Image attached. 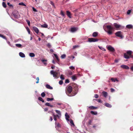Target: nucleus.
Masks as SVG:
<instances>
[{"mask_svg": "<svg viewBox=\"0 0 133 133\" xmlns=\"http://www.w3.org/2000/svg\"><path fill=\"white\" fill-rule=\"evenodd\" d=\"M107 49L110 51L111 52H114L115 50L114 48L111 46H109L107 47Z\"/></svg>", "mask_w": 133, "mask_h": 133, "instance_id": "0eeeda50", "label": "nucleus"}, {"mask_svg": "<svg viewBox=\"0 0 133 133\" xmlns=\"http://www.w3.org/2000/svg\"><path fill=\"white\" fill-rule=\"evenodd\" d=\"M7 4L9 6L12 7V8H13V6L12 5L10 4L8 2L7 3Z\"/></svg>", "mask_w": 133, "mask_h": 133, "instance_id": "09e8293b", "label": "nucleus"}, {"mask_svg": "<svg viewBox=\"0 0 133 133\" xmlns=\"http://www.w3.org/2000/svg\"><path fill=\"white\" fill-rule=\"evenodd\" d=\"M66 14L70 18H71V14L70 12L69 11H66Z\"/></svg>", "mask_w": 133, "mask_h": 133, "instance_id": "a211bd4d", "label": "nucleus"}, {"mask_svg": "<svg viewBox=\"0 0 133 133\" xmlns=\"http://www.w3.org/2000/svg\"><path fill=\"white\" fill-rule=\"evenodd\" d=\"M50 4L54 8H56V7L55 5L54 4L53 2H52L51 1H50Z\"/></svg>", "mask_w": 133, "mask_h": 133, "instance_id": "2f4dec72", "label": "nucleus"}, {"mask_svg": "<svg viewBox=\"0 0 133 133\" xmlns=\"http://www.w3.org/2000/svg\"><path fill=\"white\" fill-rule=\"evenodd\" d=\"M54 99V98H46V100L48 101H52Z\"/></svg>", "mask_w": 133, "mask_h": 133, "instance_id": "72a5a7b5", "label": "nucleus"}, {"mask_svg": "<svg viewBox=\"0 0 133 133\" xmlns=\"http://www.w3.org/2000/svg\"><path fill=\"white\" fill-rule=\"evenodd\" d=\"M61 14L63 16H65L64 13L62 10H61Z\"/></svg>", "mask_w": 133, "mask_h": 133, "instance_id": "3c124183", "label": "nucleus"}, {"mask_svg": "<svg viewBox=\"0 0 133 133\" xmlns=\"http://www.w3.org/2000/svg\"><path fill=\"white\" fill-rule=\"evenodd\" d=\"M46 87L47 89H53V88L52 87H51L50 85L48 84L46 85Z\"/></svg>", "mask_w": 133, "mask_h": 133, "instance_id": "4be33fe9", "label": "nucleus"}, {"mask_svg": "<svg viewBox=\"0 0 133 133\" xmlns=\"http://www.w3.org/2000/svg\"><path fill=\"white\" fill-rule=\"evenodd\" d=\"M41 96L42 97H44L45 96V94L44 92H43L41 94Z\"/></svg>", "mask_w": 133, "mask_h": 133, "instance_id": "37998d69", "label": "nucleus"}, {"mask_svg": "<svg viewBox=\"0 0 133 133\" xmlns=\"http://www.w3.org/2000/svg\"><path fill=\"white\" fill-rule=\"evenodd\" d=\"M69 68L71 69H75V67L73 66H71L69 67Z\"/></svg>", "mask_w": 133, "mask_h": 133, "instance_id": "13d9d810", "label": "nucleus"}, {"mask_svg": "<svg viewBox=\"0 0 133 133\" xmlns=\"http://www.w3.org/2000/svg\"><path fill=\"white\" fill-rule=\"evenodd\" d=\"M69 81L68 79H66L65 81V83H69Z\"/></svg>", "mask_w": 133, "mask_h": 133, "instance_id": "e2e57ef3", "label": "nucleus"}, {"mask_svg": "<svg viewBox=\"0 0 133 133\" xmlns=\"http://www.w3.org/2000/svg\"><path fill=\"white\" fill-rule=\"evenodd\" d=\"M2 32L4 33L6 35L10 36V38H11V35L10 34L7 30L6 31H3Z\"/></svg>", "mask_w": 133, "mask_h": 133, "instance_id": "6e6552de", "label": "nucleus"}, {"mask_svg": "<svg viewBox=\"0 0 133 133\" xmlns=\"http://www.w3.org/2000/svg\"><path fill=\"white\" fill-rule=\"evenodd\" d=\"M107 28L108 31H112L113 29V28L110 25L107 26Z\"/></svg>", "mask_w": 133, "mask_h": 133, "instance_id": "4468645a", "label": "nucleus"}, {"mask_svg": "<svg viewBox=\"0 0 133 133\" xmlns=\"http://www.w3.org/2000/svg\"><path fill=\"white\" fill-rule=\"evenodd\" d=\"M55 111L58 114V115L59 116H61V113L60 111L57 110H56Z\"/></svg>", "mask_w": 133, "mask_h": 133, "instance_id": "5701e85b", "label": "nucleus"}, {"mask_svg": "<svg viewBox=\"0 0 133 133\" xmlns=\"http://www.w3.org/2000/svg\"><path fill=\"white\" fill-rule=\"evenodd\" d=\"M68 91L69 93H71L72 91V88L71 86H69L68 88Z\"/></svg>", "mask_w": 133, "mask_h": 133, "instance_id": "1a4fd4ad", "label": "nucleus"}, {"mask_svg": "<svg viewBox=\"0 0 133 133\" xmlns=\"http://www.w3.org/2000/svg\"><path fill=\"white\" fill-rule=\"evenodd\" d=\"M36 79L37 80V81L36 82V83H38L39 82V77H37L36 78Z\"/></svg>", "mask_w": 133, "mask_h": 133, "instance_id": "bf43d9fd", "label": "nucleus"}, {"mask_svg": "<svg viewBox=\"0 0 133 133\" xmlns=\"http://www.w3.org/2000/svg\"><path fill=\"white\" fill-rule=\"evenodd\" d=\"M112 31H107V32L109 35H111L112 34Z\"/></svg>", "mask_w": 133, "mask_h": 133, "instance_id": "8fccbe9b", "label": "nucleus"}, {"mask_svg": "<svg viewBox=\"0 0 133 133\" xmlns=\"http://www.w3.org/2000/svg\"><path fill=\"white\" fill-rule=\"evenodd\" d=\"M98 34V33L97 32H95L93 33L92 34V36L94 37H96Z\"/></svg>", "mask_w": 133, "mask_h": 133, "instance_id": "bb28decb", "label": "nucleus"}, {"mask_svg": "<svg viewBox=\"0 0 133 133\" xmlns=\"http://www.w3.org/2000/svg\"><path fill=\"white\" fill-rule=\"evenodd\" d=\"M60 78L62 80H64V76L63 75H61L60 77Z\"/></svg>", "mask_w": 133, "mask_h": 133, "instance_id": "a18cd8bd", "label": "nucleus"}, {"mask_svg": "<svg viewBox=\"0 0 133 133\" xmlns=\"http://www.w3.org/2000/svg\"><path fill=\"white\" fill-rule=\"evenodd\" d=\"M66 55L65 54H63L61 56V58L62 59H63L65 58Z\"/></svg>", "mask_w": 133, "mask_h": 133, "instance_id": "de8ad7c7", "label": "nucleus"}, {"mask_svg": "<svg viewBox=\"0 0 133 133\" xmlns=\"http://www.w3.org/2000/svg\"><path fill=\"white\" fill-rule=\"evenodd\" d=\"M41 60L45 66H46L47 65V63L46 62L47 61V60L42 59Z\"/></svg>", "mask_w": 133, "mask_h": 133, "instance_id": "ddd939ff", "label": "nucleus"}, {"mask_svg": "<svg viewBox=\"0 0 133 133\" xmlns=\"http://www.w3.org/2000/svg\"><path fill=\"white\" fill-rule=\"evenodd\" d=\"M19 5L26 6V5L23 2L20 3L18 4Z\"/></svg>", "mask_w": 133, "mask_h": 133, "instance_id": "e433bc0d", "label": "nucleus"}, {"mask_svg": "<svg viewBox=\"0 0 133 133\" xmlns=\"http://www.w3.org/2000/svg\"><path fill=\"white\" fill-rule=\"evenodd\" d=\"M59 84L61 85H62L63 84V82L62 81H61V80L60 81H59Z\"/></svg>", "mask_w": 133, "mask_h": 133, "instance_id": "4d7b16f0", "label": "nucleus"}, {"mask_svg": "<svg viewBox=\"0 0 133 133\" xmlns=\"http://www.w3.org/2000/svg\"><path fill=\"white\" fill-rule=\"evenodd\" d=\"M111 80L113 82H115L116 81H118V80L116 79H114L113 78H112Z\"/></svg>", "mask_w": 133, "mask_h": 133, "instance_id": "79ce46f5", "label": "nucleus"}, {"mask_svg": "<svg viewBox=\"0 0 133 133\" xmlns=\"http://www.w3.org/2000/svg\"><path fill=\"white\" fill-rule=\"evenodd\" d=\"M55 128L57 129L60 127V125L59 123H57L56 122L55 123Z\"/></svg>", "mask_w": 133, "mask_h": 133, "instance_id": "412c9836", "label": "nucleus"}, {"mask_svg": "<svg viewBox=\"0 0 133 133\" xmlns=\"http://www.w3.org/2000/svg\"><path fill=\"white\" fill-rule=\"evenodd\" d=\"M38 99L39 101H42V102H44V100L41 97H38Z\"/></svg>", "mask_w": 133, "mask_h": 133, "instance_id": "f704fd0d", "label": "nucleus"}, {"mask_svg": "<svg viewBox=\"0 0 133 133\" xmlns=\"http://www.w3.org/2000/svg\"><path fill=\"white\" fill-rule=\"evenodd\" d=\"M53 116H54V120L56 121H57L56 118L57 117H59V116L57 115H55L54 114H53Z\"/></svg>", "mask_w": 133, "mask_h": 133, "instance_id": "dca6fc26", "label": "nucleus"}, {"mask_svg": "<svg viewBox=\"0 0 133 133\" xmlns=\"http://www.w3.org/2000/svg\"><path fill=\"white\" fill-rule=\"evenodd\" d=\"M0 37H2L3 38L5 39L6 40H7V39L6 37L4 36L1 34H0Z\"/></svg>", "mask_w": 133, "mask_h": 133, "instance_id": "c9c22d12", "label": "nucleus"}, {"mask_svg": "<svg viewBox=\"0 0 133 133\" xmlns=\"http://www.w3.org/2000/svg\"><path fill=\"white\" fill-rule=\"evenodd\" d=\"M54 56H55L56 58L57 59V61L58 62H59V59L58 56L57 55L55 54H54Z\"/></svg>", "mask_w": 133, "mask_h": 133, "instance_id": "b1692460", "label": "nucleus"}, {"mask_svg": "<svg viewBox=\"0 0 133 133\" xmlns=\"http://www.w3.org/2000/svg\"><path fill=\"white\" fill-rule=\"evenodd\" d=\"M97 108V107H95L92 106H91L89 107V108L92 109H94L95 108L96 109Z\"/></svg>", "mask_w": 133, "mask_h": 133, "instance_id": "c03bdc74", "label": "nucleus"}, {"mask_svg": "<svg viewBox=\"0 0 133 133\" xmlns=\"http://www.w3.org/2000/svg\"><path fill=\"white\" fill-rule=\"evenodd\" d=\"M69 121H70V122L71 124V126H75V125L73 123V121L71 119L69 120Z\"/></svg>", "mask_w": 133, "mask_h": 133, "instance_id": "c85d7f7f", "label": "nucleus"}, {"mask_svg": "<svg viewBox=\"0 0 133 133\" xmlns=\"http://www.w3.org/2000/svg\"><path fill=\"white\" fill-rule=\"evenodd\" d=\"M71 78L73 81H74L77 79V78L76 75H74L71 77Z\"/></svg>", "mask_w": 133, "mask_h": 133, "instance_id": "393cba45", "label": "nucleus"}, {"mask_svg": "<svg viewBox=\"0 0 133 133\" xmlns=\"http://www.w3.org/2000/svg\"><path fill=\"white\" fill-rule=\"evenodd\" d=\"M132 25L131 24H129L126 25V27L128 29H131L132 27Z\"/></svg>", "mask_w": 133, "mask_h": 133, "instance_id": "a878e982", "label": "nucleus"}, {"mask_svg": "<svg viewBox=\"0 0 133 133\" xmlns=\"http://www.w3.org/2000/svg\"><path fill=\"white\" fill-rule=\"evenodd\" d=\"M99 103H102V101L100 99H98L96 100Z\"/></svg>", "mask_w": 133, "mask_h": 133, "instance_id": "052dcab7", "label": "nucleus"}, {"mask_svg": "<svg viewBox=\"0 0 133 133\" xmlns=\"http://www.w3.org/2000/svg\"><path fill=\"white\" fill-rule=\"evenodd\" d=\"M29 56L31 57H34L35 56V54L33 53H30L29 54Z\"/></svg>", "mask_w": 133, "mask_h": 133, "instance_id": "cd10ccee", "label": "nucleus"}, {"mask_svg": "<svg viewBox=\"0 0 133 133\" xmlns=\"http://www.w3.org/2000/svg\"><path fill=\"white\" fill-rule=\"evenodd\" d=\"M69 75H71L72 74V72L71 71L69 72Z\"/></svg>", "mask_w": 133, "mask_h": 133, "instance_id": "338daca9", "label": "nucleus"}, {"mask_svg": "<svg viewBox=\"0 0 133 133\" xmlns=\"http://www.w3.org/2000/svg\"><path fill=\"white\" fill-rule=\"evenodd\" d=\"M98 40L94 38H89L88 39V41L89 42H97Z\"/></svg>", "mask_w": 133, "mask_h": 133, "instance_id": "423d86ee", "label": "nucleus"}, {"mask_svg": "<svg viewBox=\"0 0 133 133\" xmlns=\"http://www.w3.org/2000/svg\"><path fill=\"white\" fill-rule=\"evenodd\" d=\"M94 97L96 98H97L98 97V96L97 94H95V95Z\"/></svg>", "mask_w": 133, "mask_h": 133, "instance_id": "680f3d73", "label": "nucleus"}, {"mask_svg": "<svg viewBox=\"0 0 133 133\" xmlns=\"http://www.w3.org/2000/svg\"><path fill=\"white\" fill-rule=\"evenodd\" d=\"M16 46L18 48H22V45L21 44H16Z\"/></svg>", "mask_w": 133, "mask_h": 133, "instance_id": "473e14b6", "label": "nucleus"}, {"mask_svg": "<svg viewBox=\"0 0 133 133\" xmlns=\"http://www.w3.org/2000/svg\"><path fill=\"white\" fill-rule=\"evenodd\" d=\"M65 119L66 120L68 121H69V115H68V113L67 112H66L65 114Z\"/></svg>", "mask_w": 133, "mask_h": 133, "instance_id": "2eb2a0df", "label": "nucleus"}, {"mask_svg": "<svg viewBox=\"0 0 133 133\" xmlns=\"http://www.w3.org/2000/svg\"><path fill=\"white\" fill-rule=\"evenodd\" d=\"M115 35L116 36L119 37L121 39H122L123 37L122 33L121 31H118L116 32L115 33Z\"/></svg>", "mask_w": 133, "mask_h": 133, "instance_id": "39448f33", "label": "nucleus"}, {"mask_svg": "<svg viewBox=\"0 0 133 133\" xmlns=\"http://www.w3.org/2000/svg\"><path fill=\"white\" fill-rule=\"evenodd\" d=\"M41 27L42 28H47L48 27V25L47 24L45 23L43 25H41Z\"/></svg>", "mask_w": 133, "mask_h": 133, "instance_id": "c756f323", "label": "nucleus"}, {"mask_svg": "<svg viewBox=\"0 0 133 133\" xmlns=\"http://www.w3.org/2000/svg\"><path fill=\"white\" fill-rule=\"evenodd\" d=\"M121 67L122 68L126 69H129V67L128 66L125 65H122L121 66Z\"/></svg>", "mask_w": 133, "mask_h": 133, "instance_id": "f8f14e48", "label": "nucleus"}, {"mask_svg": "<svg viewBox=\"0 0 133 133\" xmlns=\"http://www.w3.org/2000/svg\"><path fill=\"white\" fill-rule=\"evenodd\" d=\"M132 52L130 50H128L127 51L126 53H124V58L126 59H129L130 57L133 58V56L131 55Z\"/></svg>", "mask_w": 133, "mask_h": 133, "instance_id": "f257e3e1", "label": "nucleus"}, {"mask_svg": "<svg viewBox=\"0 0 133 133\" xmlns=\"http://www.w3.org/2000/svg\"><path fill=\"white\" fill-rule=\"evenodd\" d=\"M50 73L51 75H53L54 78L57 79L59 77L57 76L58 73L56 71L52 70L50 71Z\"/></svg>", "mask_w": 133, "mask_h": 133, "instance_id": "f03ea898", "label": "nucleus"}, {"mask_svg": "<svg viewBox=\"0 0 133 133\" xmlns=\"http://www.w3.org/2000/svg\"><path fill=\"white\" fill-rule=\"evenodd\" d=\"M104 105L107 107L111 108L112 107V106L111 104L107 103H104Z\"/></svg>", "mask_w": 133, "mask_h": 133, "instance_id": "6ab92c4d", "label": "nucleus"}, {"mask_svg": "<svg viewBox=\"0 0 133 133\" xmlns=\"http://www.w3.org/2000/svg\"><path fill=\"white\" fill-rule=\"evenodd\" d=\"M48 110V108H45L44 109V110L45 111H46Z\"/></svg>", "mask_w": 133, "mask_h": 133, "instance_id": "774afa93", "label": "nucleus"}, {"mask_svg": "<svg viewBox=\"0 0 133 133\" xmlns=\"http://www.w3.org/2000/svg\"><path fill=\"white\" fill-rule=\"evenodd\" d=\"M47 46L49 47H50V46H51V45H50V43H48L47 44Z\"/></svg>", "mask_w": 133, "mask_h": 133, "instance_id": "69168bd1", "label": "nucleus"}, {"mask_svg": "<svg viewBox=\"0 0 133 133\" xmlns=\"http://www.w3.org/2000/svg\"><path fill=\"white\" fill-rule=\"evenodd\" d=\"M98 47L99 48L102 50L103 51H105L106 50L104 48H103L102 47H100L99 46H98Z\"/></svg>", "mask_w": 133, "mask_h": 133, "instance_id": "49530a36", "label": "nucleus"}, {"mask_svg": "<svg viewBox=\"0 0 133 133\" xmlns=\"http://www.w3.org/2000/svg\"><path fill=\"white\" fill-rule=\"evenodd\" d=\"M90 113L91 114L94 115H96L97 114V112L96 111H91L90 112Z\"/></svg>", "mask_w": 133, "mask_h": 133, "instance_id": "7c9ffc66", "label": "nucleus"}, {"mask_svg": "<svg viewBox=\"0 0 133 133\" xmlns=\"http://www.w3.org/2000/svg\"><path fill=\"white\" fill-rule=\"evenodd\" d=\"M131 12V10H128L127 12V13L128 15H129Z\"/></svg>", "mask_w": 133, "mask_h": 133, "instance_id": "6e6d98bb", "label": "nucleus"}, {"mask_svg": "<svg viewBox=\"0 0 133 133\" xmlns=\"http://www.w3.org/2000/svg\"><path fill=\"white\" fill-rule=\"evenodd\" d=\"M114 26L117 30L121 29H123L124 28V26H122L116 23H114Z\"/></svg>", "mask_w": 133, "mask_h": 133, "instance_id": "20e7f679", "label": "nucleus"}, {"mask_svg": "<svg viewBox=\"0 0 133 133\" xmlns=\"http://www.w3.org/2000/svg\"><path fill=\"white\" fill-rule=\"evenodd\" d=\"M102 94L105 97H106L107 96V93L106 91H103L102 92Z\"/></svg>", "mask_w": 133, "mask_h": 133, "instance_id": "aec40b11", "label": "nucleus"}, {"mask_svg": "<svg viewBox=\"0 0 133 133\" xmlns=\"http://www.w3.org/2000/svg\"><path fill=\"white\" fill-rule=\"evenodd\" d=\"M7 43L9 44V45L10 46H11L12 47H14V46H12L11 45V44H10V42L9 41H7Z\"/></svg>", "mask_w": 133, "mask_h": 133, "instance_id": "5fc2aeb1", "label": "nucleus"}, {"mask_svg": "<svg viewBox=\"0 0 133 133\" xmlns=\"http://www.w3.org/2000/svg\"><path fill=\"white\" fill-rule=\"evenodd\" d=\"M12 14L14 17L16 18H18L20 17V15L19 14V12L17 10L14 11L12 13Z\"/></svg>", "mask_w": 133, "mask_h": 133, "instance_id": "7ed1b4c3", "label": "nucleus"}, {"mask_svg": "<svg viewBox=\"0 0 133 133\" xmlns=\"http://www.w3.org/2000/svg\"><path fill=\"white\" fill-rule=\"evenodd\" d=\"M32 9H33V10L35 12H38V11L37 10H36L34 7H32Z\"/></svg>", "mask_w": 133, "mask_h": 133, "instance_id": "864d4df0", "label": "nucleus"}, {"mask_svg": "<svg viewBox=\"0 0 133 133\" xmlns=\"http://www.w3.org/2000/svg\"><path fill=\"white\" fill-rule=\"evenodd\" d=\"M57 104L59 105H62V108H64L63 104L62 103H57Z\"/></svg>", "mask_w": 133, "mask_h": 133, "instance_id": "ea45409f", "label": "nucleus"}, {"mask_svg": "<svg viewBox=\"0 0 133 133\" xmlns=\"http://www.w3.org/2000/svg\"><path fill=\"white\" fill-rule=\"evenodd\" d=\"M111 91L112 92H113L115 91V90L113 88H111L110 89Z\"/></svg>", "mask_w": 133, "mask_h": 133, "instance_id": "0e129e2a", "label": "nucleus"}, {"mask_svg": "<svg viewBox=\"0 0 133 133\" xmlns=\"http://www.w3.org/2000/svg\"><path fill=\"white\" fill-rule=\"evenodd\" d=\"M50 104L49 103H46L45 104V105L48 106L49 107Z\"/></svg>", "mask_w": 133, "mask_h": 133, "instance_id": "603ef678", "label": "nucleus"}, {"mask_svg": "<svg viewBox=\"0 0 133 133\" xmlns=\"http://www.w3.org/2000/svg\"><path fill=\"white\" fill-rule=\"evenodd\" d=\"M2 5H3V6L4 8H6V4L5 2H2Z\"/></svg>", "mask_w": 133, "mask_h": 133, "instance_id": "4c0bfd02", "label": "nucleus"}, {"mask_svg": "<svg viewBox=\"0 0 133 133\" xmlns=\"http://www.w3.org/2000/svg\"><path fill=\"white\" fill-rule=\"evenodd\" d=\"M26 21L27 22V24L29 26H30V22L29 20H28L26 19Z\"/></svg>", "mask_w": 133, "mask_h": 133, "instance_id": "a19ab883", "label": "nucleus"}, {"mask_svg": "<svg viewBox=\"0 0 133 133\" xmlns=\"http://www.w3.org/2000/svg\"><path fill=\"white\" fill-rule=\"evenodd\" d=\"M26 30H27L29 34H30V30L29 28L28 27H26Z\"/></svg>", "mask_w": 133, "mask_h": 133, "instance_id": "58836bf2", "label": "nucleus"}, {"mask_svg": "<svg viewBox=\"0 0 133 133\" xmlns=\"http://www.w3.org/2000/svg\"><path fill=\"white\" fill-rule=\"evenodd\" d=\"M71 31L72 32H74L77 31L78 30V28H77L73 27L71 28Z\"/></svg>", "mask_w": 133, "mask_h": 133, "instance_id": "9d476101", "label": "nucleus"}, {"mask_svg": "<svg viewBox=\"0 0 133 133\" xmlns=\"http://www.w3.org/2000/svg\"><path fill=\"white\" fill-rule=\"evenodd\" d=\"M33 29L35 32L37 34H38L39 32V30L36 27H33Z\"/></svg>", "mask_w": 133, "mask_h": 133, "instance_id": "9b49d317", "label": "nucleus"}, {"mask_svg": "<svg viewBox=\"0 0 133 133\" xmlns=\"http://www.w3.org/2000/svg\"><path fill=\"white\" fill-rule=\"evenodd\" d=\"M19 55L21 57L24 58L25 57V54L22 52H20L19 53Z\"/></svg>", "mask_w": 133, "mask_h": 133, "instance_id": "f3484780", "label": "nucleus"}]
</instances>
